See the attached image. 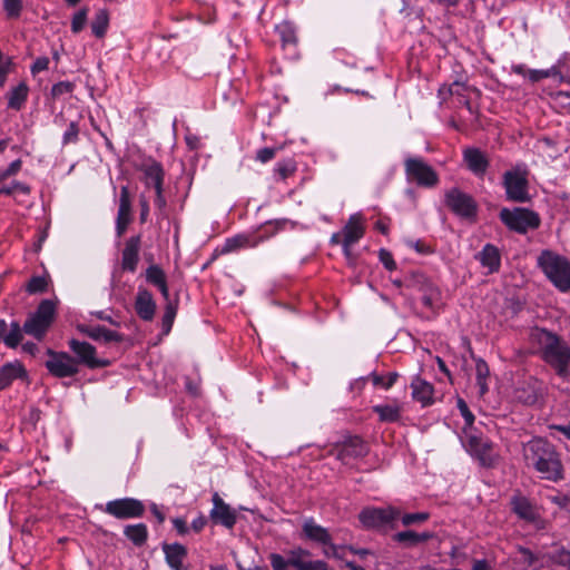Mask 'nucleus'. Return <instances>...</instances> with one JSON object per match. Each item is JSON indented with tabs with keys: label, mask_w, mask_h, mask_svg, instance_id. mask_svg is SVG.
Here are the masks:
<instances>
[{
	"label": "nucleus",
	"mask_w": 570,
	"mask_h": 570,
	"mask_svg": "<svg viewBox=\"0 0 570 570\" xmlns=\"http://www.w3.org/2000/svg\"><path fill=\"white\" fill-rule=\"evenodd\" d=\"M16 191L22 193V194H29L30 188L28 185L21 181H12L9 186H2L0 188V195H12Z\"/></svg>",
	"instance_id": "48"
},
{
	"label": "nucleus",
	"mask_w": 570,
	"mask_h": 570,
	"mask_svg": "<svg viewBox=\"0 0 570 570\" xmlns=\"http://www.w3.org/2000/svg\"><path fill=\"white\" fill-rule=\"evenodd\" d=\"M476 258L483 267L488 268V273L498 272L500 268L501 257L499 249L491 244H487L476 255Z\"/></svg>",
	"instance_id": "28"
},
{
	"label": "nucleus",
	"mask_w": 570,
	"mask_h": 570,
	"mask_svg": "<svg viewBox=\"0 0 570 570\" xmlns=\"http://www.w3.org/2000/svg\"><path fill=\"white\" fill-rule=\"evenodd\" d=\"M463 89H464L463 83H461L459 81H454L449 87H446V86L441 87L439 89V95L443 98H446V96L461 95V90H463Z\"/></svg>",
	"instance_id": "53"
},
{
	"label": "nucleus",
	"mask_w": 570,
	"mask_h": 570,
	"mask_svg": "<svg viewBox=\"0 0 570 570\" xmlns=\"http://www.w3.org/2000/svg\"><path fill=\"white\" fill-rule=\"evenodd\" d=\"M513 512L520 518L528 522H534L539 519V512L537 508L530 502L529 499L521 495H515L511 500Z\"/></svg>",
	"instance_id": "26"
},
{
	"label": "nucleus",
	"mask_w": 570,
	"mask_h": 570,
	"mask_svg": "<svg viewBox=\"0 0 570 570\" xmlns=\"http://www.w3.org/2000/svg\"><path fill=\"white\" fill-rule=\"evenodd\" d=\"M463 160L470 171L483 177L489 167V159L479 148L470 147L463 150Z\"/></svg>",
	"instance_id": "21"
},
{
	"label": "nucleus",
	"mask_w": 570,
	"mask_h": 570,
	"mask_svg": "<svg viewBox=\"0 0 570 570\" xmlns=\"http://www.w3.org/2000/svg\"><path fill=\"white\" fill-rule=\"evenodd\" d=\"M405 287L420 294L422 304L432 315H436L442 305V295L439 286L421 273L405 276Z\"/></svg>",
	"instance_id": "4"
},
{
	"label": "nucleus",
	"mask_w": 570,
	"mask_h": 570,
	"mask_svg": "<svg viewBox=\"0 0 570 570\" xmlns=\"http://www.w3.org/2000/svg\"><path fill=\"white\" fill-rule=\"evenodd\" d=\"M445 205L458 216L465 219H473L476 216L478 205L474 198L460 190L451 188L444 195Z\"/></svg>",
	"instance_id": "10"
},
{
	"label": "nucleus",
	"mask_w": 570,
	"mask_h": 570,
	"mask_svg": "<svg viewBox=\"0 0 570 570\" xmlns=\"http://www.w3.org/2000/svg\"><path fill=\"white\" fill-rule=\"evenodd\" d=\"M459 409H460V412L465 421L464 429H466V428L470 429L474 422V415L472 414V412L469 410L468 405L462 400L459 401Z\"/></svg>",
	"instance_id": "58"
},
{
	"label": "nucleus",
	"mask_w": 570,
	"mask_h": 570,
	"mask_svg": "<svg viewBox=\"0 0 570 570\" xmlns=\"http://www.w3.org/2000/svg\"><path fill=\"white\" fill-rule=\"evenodd\" d=\"M343 232V253L346 257L351 256V247L356 244L365 233V226L361 214L350 216L347 223L342 229Z\"/></svg>",
	"instance_id": "16"
},
{
	"label": "nucleus",
	"mask_w": 570,
	"mask_h": 570,
	"mask_svg": "<svg viewBox=\"0 0 570 570\" xmlns=\"http://www.w3.org/2000/svg\"><path fill=\"white\" fill-rule=\"evenodd\" d=\"M68 345L69 348L77 355L76 360L78 364H85L90 368L106 365L105 362L96 357V348L91 344L72 338L69 341Z\"/></svg>",
	"instance_id": "19"
},
{
	"label": "nucleus",
	"mask_w": 570,
	"mask_h": 570,
	"mask_svg": "<svg viewBox=\"0 0 570 570\" xmlns=\"http://www.w3.org/2000/svg\"><path fill=\"white\" fill-rule=\"evenodd\" d=\"M164 552H165L166 561H167L168 566L174 570H180L183 560L187 554L186 548L178 543L166 544L164 547Z\"/></svg>",
	"instance_id": "31"
},
{
	"label": "nucleus",
	"mask_w": 570,
	"mask_h": 570,
	"mask_svg": "<svg viewBox=\"0 0 570 570\" xmlns=\"http://www.w3.org/2000/svg\"><path fill=\"white\" fill-rule=\"evenodd\" d=\"M531 341L538 345L541 358L550 365L558 376L570 375V346L557 334L535 327L530 334Z\"/></svg>",
	"instance_id": "2"
},
{
	"label": "nucleus",
	"mask_w": 570,
	"mask_h": 570,
	"mask_svg": "<svg viewBox=\"0 0 570 570\" xmlns=\"http://www.w3.org/2000/svg\"><path fill=\"white\" fill-rule=\"evenodd\" d=\"M49 66V58L47 57H39L36 59L33 65L31 66V72L33 75H37L43 70H47Z\"/></svg>",
	"instance_id": "61"
},
{
	"label": "nucleus",
	"mask_w": 570,
	"mask_h": 570,
	"mask_svg": "<svg viewBox=\"0 0 570 570\" xmlns=\"http://www.w3.org/2000/svg\"><path fill=\"white\" fill-rule=\"evenodd\" d=\"M73 90V85L69 81H60L52 86L51 95L53 97H59L65 94H69Z\"/></svg>",
	"instance_id": "55"
},
{
	"label": "nucleus",
	"mask_w": 570,
	"mask_h": 570,
	"mask_svg": "<svg viewBox=\"0 0 570 570\" xmlns=\"http://www.w3.org/2000/svg\"><path fill=\"white\" fill-rule=\"evenodd\" d=\"M500 219L511 230L525 234L530 229L540 226V217L533 210L517 207L514 209L503 208L500 212Z\"/></svg>",
	"instance_id": "6"
},
{
	"label": "nucleus",
	"mask_w": 570,
	"mask_h": 570,
	"mask_svg": "<svg viewBox=\"0 0 570 570\" xmlns=\"http://www.w3.org/2000/svg\"><path fill=\"white\" fill-rule=\"evenodd\" d=\"M22 332L23 326L21 327L18 322H12L10 324V330L7 331V335L3 340V343L11 348L17 347L22 341Z\"/></svg>",
	"instance_id": "39"
},
{
	"label": "nucleus",
	"mask_w": 570,
	"mask_h": 570,
	"mask_svg": "<svg viewBox=\"0 0 570 570\" xmlns=\"http://www.w3.org/2000/svg\"><path fill=\"white\" fill-rule=\"evenodd\" d=\"M276 31L279 35L283 46L293 45L297 42L296 28L288 21H283L276 26Z\"/></svg>",
	"instance_id": "36"
},
{
	"label": "nucleus",
	"mask_w": 570,
	"mask_h": 570,
	"mask_svg": "<svg viewBox=\"0 0 570 570\" xmlns=\"http://www.w3.org/2000/svg\"><path fill=\"white\" fill-rule=\"evenodd\" d=\"M503 187L507 199L515 203L530 200L528 171L520 167L507 170L503 174Z\"/></svg>",
	"instance_id": "8"
},
{
	"label": "nucleus",
	"mask_w": 570,
	"mask_h": 570,
	"mask_svg": "<svg viewBox=\"0 0 570 570\" xmlns=\"http://www.w3.org/2000/svg\"><path fill=\"white\" fill-rule=\"evenodd\" d=\"M177 314V306L171 302L167 303L163 316V328L165 333H169Z\"/></svg>",
	"instance_id": "42"
},
{
	"label": "nucleus",
	"mask_w": 570,
	"mask_h": 570,
	"mask_svg": "<svg viewBox=\"0 0 570 570\" xmlns=\"http://www.w3.org/2000/svg\"><path fill=\"white\" fill-rule=\"evenodd\" d=\"M135 311L144 321H151L156 312V302L153 294L145 287H138L135 299Z\"/></svg>",
	"instance_id": "22"
},
{
	"label": "nucleus",
	"mask_w": 570,
	"mask_h": 570,
	"mask_svg": "<svg viewBox=\"0 0 570 570\" xmlns=\"http://www.w3.org/2000/svg\"><path fill=\"white\" fill-rule=\"evenodd\" d=\"M301 570H328V566L322 560L305 561Z\"/></svg>",
	"instance_id": "62"
},
{
	"label": "nucleus",
	"mask_w": 570,
	"mask_h": 570,
	"mask_svg": "<svg viewBox=\"0 0 570 570\" xmlns=\"http://www.w3.org/2000/svg\"><path fill=\"white\" fill-rule=\"evenodd\" d=\"M99 509L117 519L140 518L145 512L142 502L134 498L111 500Z\"/></svg>",
	"instance_id": "11"
},
{
	"label": "nucleus",
	"mask_w": 570,
	"mask_h": 570,
	"mask_svg": "<svg viewBox=\"0 0 570 570\" xmlns=\"http://www.w3.org/2000/svg\"><path fill=\"white\" fill-rule=\"evenodd\" d=\"M109 24V17L106 10H99L91 22L92 33L101 38L106 35Z\"/></svg>",
	"instance_id": "38"
},
{
	"label": "nucleus",
	"mask_w": 570,
	"mask_h": 570,
	"mask_svg": "<svg viewBox=\"0 0 570 570\" xmlns=\"http://www.w3.org/2000/svg\"><path fill=\"white\" fill-rule=\"evenodd\" d=\"M429 518H430V513H428V512H416V513L403 514L401 520H402V524L404 527H410L414 523H423L426 520H429Z\"/></svg>",
	"instance_id": "43"
},
{
	"label": "nucleus",
	"mask_w": 570,
	"mask_h": 570,
	"mask_svg": "<svg viewBox=\"0 0 570 570\" xmlns=\"http://www.w3.org/2000/svg\"><path fill=\"white\" fill-rule=\"evenodd\" d=\"M132 220V205L128 186H122L119 194L118 213L116 217V234L121 237Z\"/></svg>",
	"instance_id": "17"
},
{
	"label": "nucleus",
	"mask_w": 570,
	"mask_h": 570,
	"mask_svg": "<svg viewBox=\"0 0 570 570\" xmlns=\"http://www.w3.org/2000/svg\"><path fill=\"white\" fill-rule=\"evenodd\" d=\"M22 161L17 159L12 161L8 168L0 170V183H3L9 177L17 175L20 171Z\"/></svg>",
	"instance_id": "51"
},
{
	"label": "nucleus",
	"mask_w": 570,
	"mask_h": 570,
	"mask_svg": "<svg viewBox=\"0 0 570 570\" xmlns=\"http://www.w3.org/2000/svg\"><path fill=\"white\" fill-rule=\"evenodd\" d=\"M393 539L409 547L417 544V533L411 530L397 532L394 534Z\"/></svg>",
	"instance_id": "45"
},
{
	"label": "nucleus",
	"mask_w": 570,
	"mask_h": 570,
	"mask_svg": "<svg viewBox=\"0 0 570 570\" xmlns=\"http://www.w3.org/2000/svg\"><path fill=\"white\" fill-rule=\"evenodd\" d=\"M79 139V126L71 121L62 136V145L76 144Z\"/></svg>",
	"instance_id": "46"
},
{
	"label": "nucleus",
	"mask_w": 570,
	"mask_h": 570,
	"mask_svg": "<svg viewBox=\"0 0 570 570\" xmlns=\"http://www.w3.org/2000/svg\"><path fill=\"white\" fill-rule=\"evenodd\" d=\"M295 164L291 160L278 163L275 167V173L281 177V179H286L292 176L295 171Z\"/></svg>",
	"instance_id": "50"
},
{
	"label": "nucleus",
	"mask_w": 570,
	"mask_h": 570,
	"mask_svg": "<svg viewBox=\"0 0 570 570\" xmlns=\"http://www.w3.org/2000/svg\"><path fill=\"white\" fill-rule=\"evenodd\" d=\"M404 169L406 179L420 187L433 188L439 184L438 173L423 158H406Z\"/></svg>",
	"instance_id": "7"
},
{
	"label": "nucleus",
	"mask_w": 570,
	"mask_h": 570,
	"mask_svg": "<svg viewBox=\"0 0 570 570\" xmlns=\"http://www.w3.org/2000/svg\"><path fill=\"white\" fill-rule=\"evenodd\" d=\"M401 517V511L393 507L366 508L360 513V521L365 528H381Z\"/></svg>",
	"instance_id": "13"
},
{
	"label": "nucleus",
	"mask_w": 570,
	"mask_h": 570,
	"mask_svg": "<svg viewBox=\"0 0 570 570\" xmlns=\"http://www.w3.org/2000/svg\"><path fill=\"white\" fill-rule=\"evenodd\" d=\"M547 499L561 509L570 511V498L562 493L547 495Z\"/></svg>",
	"instance_id": "52"
},
{
	"label": "nucleus",
	"mask_w": 570,
	"mask_h": 570,
	"mask_svg": "<svg viewBox=\"0 0 570 570\" xmlns=\"http://www.w3.org/2000/svg\"><path fill=\"white\" fill-rule=\"evenodd\" d=\"M309 551L305 550L303 548H295L288 552V563L289 566L296 568L297 570H301L303 563L305 562L303 560L304 557H308Z\"/></svg>",
	"instance_id": "41"
},
{
	"label": "nucleus",
	"mask_w": 570,
	"mask_h": 570,
	"mask_svg": "<svg viewBox=\"0 0 570 570\" xmlns=\"http://www.w3.org/2000/svg\"><path fill=\"white\" fill-rule=\"evenodd\" d=\"M47 286H48V283H47V279L45 277H42V276H33L28 282L27 291L30 294L43 293L47 289Z\"/></svg>",
	"instance_id": "44"
},
{
	"label": "nucleus",
	"mask_w": 570,
	"mask_h": 570,
	"mask_svg": "<svg viewBox=\"0 0 570 570\" xmlns=\"http://www.w3.org/2000/svg\"><path fill=\"white\" fill-rule=\"evenodd\" d=\"M139 248H140V237L134 236L130 237L125 245L121 256V267L124 271H128L134 273L137 269L138 261H139Z\"/></svg>",
	"instance_id": "24"
},
{
	"label": "nucleus",
	"mask_w": 570,
	"mask_h": 570,
	"mask_svg": "<svg viewBox=\"0 0 570 570\" xmlns=\"http://www.w3.org/2000/svg\"><path fill=\"white\" fill-rule=\"evenodd\" d=\"M87 22V9H81L76 12L71 20V31L73 33L80 32Z\"/></svg>",
	"instance_id": "49"
},
{
	"label": "nucleus",
	"mask_w": 570,
	"mask_h": 570,
	"mask_svg": "<svg viewBox=\"0 0 570 570\" xmlns=\"http://www.w3.org/2000/svg\"><path fill=\"white\" fill-rule=\"evenodd\" d=\"M399 374L396 372H390L387 374L373 373L371 380L374 386L383 390H389L396 382Z\"/></svg>",
	"instance_id": "40"
},
{
	"label": "nucleus",
	"mask_w": 570,
	"mask_h": 570,
	"mask_svg": "<svg viewBox=\"0 0 570 570\" xmlns=\"http://www.w3.org/2000/svg\"><path fill=\"white\" fill-rule=\"evenodd\" d=\"M29 88L24 82H20L17 87L12 88L8 95V107L14 110H20L27 100Z\"/></svg>",
	"instance_id": "34"
},
{
	"label": "nucleus",
	"mask_w": 570,
	"mask_h": 570,
	"mask_svg": "<svg viewBox=\"0 0 570 570\" xmlns=\"http://www.w3.org/2000/svg\"><path fill=\"white\" fill-rule=\"evenodd\" d=\"M274 157L275 149L269 147L262 148L256 154V159L259 160L261 163H267L272 160Z\"/></svg>",
	"instance_id": "60"
},
{
	"label": "nucleus",
	"mask_w": 570,
	"mask_h": 570,
	"mask_svg": "<svg viewBox=\"0 0 570 570\" xmlns=\"http://www.w3.org/2000/svg\"><path fill=\"white\" fill-rule=\"evenodd\" d=\"M367 453V444L358 436H351L334 449L336 459L344 464H351L353 461L365 456Z\"/></svg>",
	"instance_id": "14"
},
{
	"label": "nucleus",
	"mask_w": 570,
	"mask_h": 570,
	"mask_svg": "<svg viewBox=\"0 0 570 570\" xmlns=\"http://www.w3.org/2000/svg\"><path fill=\"white\" fill-rule=\"evenodd\" d=\"M553 561L560 566L568 567L570 569V550L560 549L557 550L552 557Z\"/></svg>",
	"instance_id": "56"
},
{
	"label": "nucleus",
	"mask_w": 570,
	"mask_h": 570,
	"mask_svg": "<svg viewBox=\"0 0 570 570\" xmlns=\"http://www.w3.org/2000/svg\"><path fill=\"white\" fill-rule=\"evenodd\" d=\"M83 333H86L90 338L95 341H104V342H121L122 336L111 330H108L104 326H87L86 328L81 330Z\"/></svg>",
	"instance_id": "33"
},
{
	"label": "nucleus",
	"mask_w": 570,
	"mask_h": 570,
	"mask_svg": "<svg viewBox=\"0 0 570 570\" xmlns=\"http://www.w3.org/2000/svg\"><path fill=\"white\" fill-rule=\"evenodd\" d=\"M155 191H156L155 206L163 214L166 208V205H167L164 193H163V188L156 189Z\"/></svg>",
	"instance_id": "63"
},
{
	"label": "nucleus",
	"mask_w": 570,
	"mask_h": 570,
	"mask_svg": "<svg viewBox=\"0 0 570 570\" xmlns=\"http://www.w3.org/2000/svg\"><path fill=\"white\" fill-rule=\"evenodd\" d=\"M258 245L259 239H256V233H240L226 238L224 244L215 249V253L217 255H226L233 252H237L242 248H254Z\"/></svg>",
	"instance_id": "18"
},
{
	"label": "nucleus",
	"mask_w": 570,
	"mask_h": 570,
	"mask_svg": "<svg viewBox=\"0 0 570 570\" xmlns=\"http://www.w3.org/2000/svg\"><path fill=\"white\" fill-rule=\"evenodd\" d=\"M48 360L45 362L48 372L58 379L72 377L78 374L79 366L75 357L66 352L47 351Z\"/></svg>",
	"instance_id": "9"
},
{
	"label": "nucleus",
	"mask_w": 570,
	"mask_h": 570,
	"mask_svg": "<svg viewBox=\"0 0 570 570\" xmlns=\"http://www.w3.org/2000/svg\"><path fill=\"white\" fill-rule=\"evenodd\" d=\"M3 9L9 18H18L22 10V0H3Z\"/></svg>",
	"instance_id": "47"
},
{
	"label": "nucleus",
	"mask_w": 570,
	"mask_h": 570,
	"mask_svg": "<svg viewBox=\"0 0 570 570\" xmlns=\"http://www.w3.org/2000/svg\"><path fill=\"white\" fill-rule=\"evenodd\" d=\"M287 227L294 228L295 223L287 218H278L265 222L254 233H256V239H259L261 244Z\"/></svg>",
	"instance_id": "25"
},
{
	"label": "nucleus",
	"mask_w": 570,
	"mask_h": 570,
	"mask_svg": "<svg viewBox=\"0 0 570 570\" xmlns=\"http://www.w3.org/2000/svg\"><path fill=\"white\" fill-rule=\"evenodd\" d=\"M523 458L529 468L541 479L558 482L563 479V465L554 445L541 438L530 440L523 446Z\"/></svg>",
	"instance_id": "1"
},
{
	"label": "nucleus",
	"mask_w": 570,
	"mask_h": 570,
	"mask_svg": "<svg viewBox=\"0 0 570 570\" xmlns=\"http://www.w3.org/2000/svg\"><path fill=\"white\" fill-rule=\"evenodd\" d=\"M144 181L147 187L153 186L156 189L163 188L164 170L159 163L153 160L142 165Z\"/></svg>",
	"instance_id": "27"
},
{
	"label": "nucleus",
	"mask_w": 570,
	"mask_h": 570,
	"mask_svg": "<svg viewBox=\"0 0 570 570\" xmlns=\"http://www.w3.org/2000/svg\"><path fill=\"white\" fill-rule=\"evenodd\" d=\"M489 374L490 372L488 364L481 358L478 360L475 363V379L481 396L484 395L489 390L487 382Z\"/></svg>",
	"instance_id": "37"
},
{
	"label": "nucleus",
	"mask_w": 570,
	"mask_h": 570,
	"mask_svg": "<svg viewBox=\"0 0 570 570\" xmlns=\"http://www.w3.org/2000/svg\"><path fill=\"white\" fill-rule=\"evenodd\" d=\"M27 371L19 361L8 362L0 367V391L9 387L17 380H26Z\"/></svg>",
	"instance_id": "23"
},
{
	"label": "nucleus",
	"mask_w": 570,
	"mask_h": 570,
	"mask_svg": "<svg viewBox=\"0 0 570 570\" xmlns=\"http://www.w3.org/2000/svg\"><path fill=\"white\" fill-rule=\"evenodd\" d=\"M380 262L384 265V267L389 271L396 269V263L392 256V254L387 249H380L379 252Z\"/></svg>",
	"instance_id": "54"
},
{
	"label": "nucleus",
	"mask_w": 570,
	"mask_h": 570,
	"mask_svg": "<svg viewBox=\"0 0 570 570\" xmlns=\"http://www.w3.org/2000/svg\"><path fill=\"white\" fill-rule=\"evenodd\" d=\"M544 70L543 69H530L528 70V79L531 81V82H539L541 81L542 79H546L544 78Z\"/></svg>",
	"instance_id": "64"
},
{
	"label": "nucleus",
	"mask_w": 570,
	"mask_h": 570,
	"mask_svg": "<svg viewBox=\"0 0 570 570\" xmlns=\"http://www.w3.org/2000/svg\"><path fill=\"white\" fill-rule=\"evenodd\" d=\"M411 387H412V397L420 402L422 404V406H428L430 404H432L433 402V386L421 380V379H415L413 380L412 384H411Z\"/></svg>",
	"instance_id": "29"
},
{
	"label": "nucleus",
	"mask_w": 570,
	"mask_h": 570,
	"mask_svg": "<svg viewBox=\"0 0 570 570\" xmlns=\"http://www.w3.org/2000/svg\"><path fill=\"white\" fill-rule=\"evenodd\" d=\"M269 561L273 570H285L289 566L288 560L278 553H272Z\"/></svg>",
	"instance_id": "57"
},
{
	"label": "nucleus",
	"mask_w": 570,
	"mask_h": 570,
	"mask_svg": "<svg viewBox=\"0 0 570 570\" xmlns=\"http://www.w3.org/2000/svg\"><path fill=\"white\" fill-rule=\"evenodd\" d=\"M146 281L158 287L165 299H168L169 291L167 286L166 274L163 268L156 264L150 265L146 269Z\"/></svg>",
	"instance_id": "30"
},
{
	"label": "nucleus",
	"mask_w": 570,
	"mask_h": 570,
	"mask_svg": "<svg viewBox=\"0 0 570 570\" xmlns=\"http://www.w3.org/2000/svg\"><path fill=\"white\" fill-rule=\"evenodd\" d=\"M124 533L136 546L144 544L148 535L147 527L144 523L127 525Z\"/></svg>",
	"instance_id": "35"
},
{
	"label": "nucleus",
	"mask_w": 570,
	"mask_h": 570,
	"mask_svg": "<svg viewBox=\"0 0 570 570\" xmlns=\"http://www.w3.org/2000/svg\"><path fill=\"white\" fill-rule=\"evenodd\" d=\"M373 412L379 415L381 422L394 423L401 419L402 406L399 403L379 404L373 406Z\"/></svg>",
	"instance_id": "32"
},
{
	"label": "nucleus",
	"mask_w": 570,
	"mask_h": 570,
	"mask_svg": "<svg viewBox=\"0 0 570 570\" xmlns=\"http://www.w3.org/2000/svg\"><path fill=\"white\" fill-rule=\"evenodd\" d=\"M139 205H140V223L144 224L148 220L149 216V203L145 195H140L139 197Z\"/></svg>",
	"instance_id": "59"
},
{
	"label": "nucleus",
	"mask_w": 570,
	"mask_h": 570,
	"mask_svg": "<svg viewBox=\"0 0 570 570\" xmlns=\"http://www.w3.org/2000/svg\"><path fill=\"white\" fill-rule=\"evenodd\" d=\"M56 305L50 299H43L37 311L29 315L23 324V332L38 341L42 340L53 322Z\"/></svg>",
	"instance_id": "5"
},
{
	"label": "nucleus",
	"mask_w": 570,
	"mask_h": 570,
	"mask_svg": "<svg viewBox=\"0 0 570 570\" xmlns=\"http://www.w3.org/2000/svg\"><path fill=\"white\" fill-rule=\"evenodd\" d=\"M213 504L214 507L210 511L212 520L227 529H232L237 520L235 511L224 502L217 492L213 495Z\"/></svg>",
	"instance_id": "20"
},
{
	"label": "nucleus",
	"mask_w": 570,
	"mask_h": 570,
	"mask_svg": "<svg viewBox=\"0 0 570 570\" xmlns=\"http://www.w3.org/2000/svg\"><path fill=\"white\" fill-rule=\"evenodd\" d=\"M302 538L323 544L325 547L324 554L332 557L335 554V546L328 530L318 524L313 518H307L302 524Z\"/></svg>",
	"instance_id": "12"
},
{
	"label": "nucleus",
	"mask_w": 570,
	"mask_h": 570,
	"mask_svg": "<svg viewBox=\"0 0 570 570\" xmlns=\"http://www.w3.org/2000/svg\"><path fill=\"white\" fill-rule=\"evenodd\" d=\"M538 267L562 293L570 292V261L553 250L544 249L537 258Z\"/></svg>",
	"instance_id": "3"
},
{
	"label": "nucleus",
	"mask_w": 570,
	"mask_h": 570,
	"mask_svg": "<svg viewBox=\"0 0 570 570\" xmlns=\"http://www.w3.org/2000/svg\"><path fill=\"white\" fill-rule=\"evenodd\" d=\"M463 444L468 451L475 455L482 464H491L493 461L492 443L482 436L464 429Z\"/></svg>",
	"instance_id": "15"
}]
</instances>
